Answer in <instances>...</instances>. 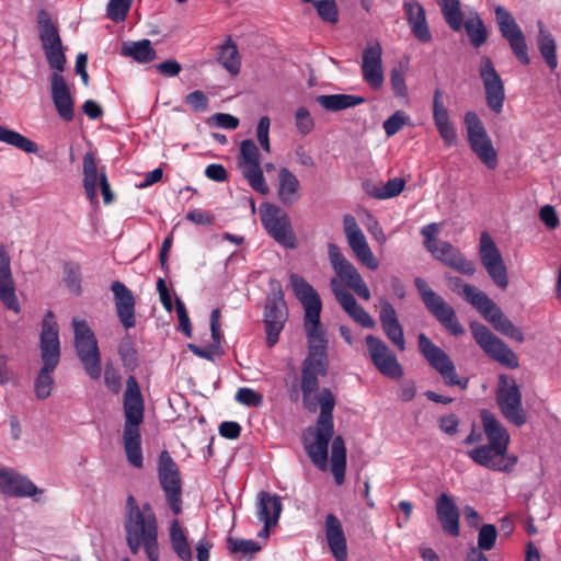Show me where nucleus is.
Here are the masks:
<instances>
[{
	"label": "nucleus",
	"mask_w": 561,
	"mask_h": 561,
	"mask_svg": "<svg viewBox=\"0 0 561 561\" xmlns=\"http://www.w3.org/2000/svg\"><path fill=\"white\" fill-rule=\"evenodd\" d=\"M124 529L130 552L136 554L140 548V507L136 496L129 494L124 510Z\"/></svg>",
	"instance_id": "obj_30"
},
{
	"label": "nucleus",
	"mask_w": 561,
	"mask_h": 561,
	"mask_svg": "<svg viewBox=\"0 0 561 561\" xmlns=\"http://www.w3.org/2000/svg\"><path fill=\"white\" fill-rule=\"evenodd\" d=\"M431 254L434 259L460 274L472 276L476 273V264L466 259L460 250L450 242L439 241L438 245L433 248Z\"/></svg>",
	"instance_id": "obj_26"
},
{
	"label": "nucleus",
	"mask_w": 561,
	"mask_h": 561,
	"mask_svg": "<svg viewBox=\"0 0 561 561\" xmlns=\"http://www.w3.org/2000/svg\"><path fill=\"white\" fill-rule=\"evenodd\" d=\"M343 229L347 243L356 259L369 270H377L378 261L354 216L345 215L343 217Z\"/></svg>",
	"instance_id": "obj_19"
},
{
	"label": "nucleus",
	"mask_w": 561,
	"mask_h": 561,
	"mask_svg": "<svg viewBox=\"0 0 561 561\" xmlns=\"http://www.w3.org/2000/svg\"><path fill=\"white\" fill-rule=\"evenodd\" d=\"M227 543L231 553H239L242 557H252L261 550V546L254 540L228 537Z\"/></svg>",
	"instance_id": "obj_51"
},
{
	"label": "nucleus",
	"mask_w": 561,
	"mask_h": 561,
	"mask_svg": "<svg viewBox=\"0 0 561 561\" xmlns=\"http://www.w3.org/2000/svg\"><path fill=\"white\" fill-rule=\"evenodd\" d=\"M539 36H538V48L542 58L551 69H556L558 66V58L556 55V42L552 35L547 32L541 22H538Z\"/></svg>",
	"instance_id": "obj_46"
},
{
	"label": "nucleus",
	"mask_w": 561,
	"mask_h": 561,
	"mask_svg": "<svg viewBox=\"0 0 561 561\" xmlns=\"http://www.w3.org/2000/svg\"><path fill=\"white\" fill-rule=\"evenodd\" d=\"M330 286L341 307L354 321L364 328H374L376 325L370 314L357 304L354 296L336 278L330 280Z\"/></svg>",
	"instance_id": "obj_27"
},
{
	"label": "nucleus",
	"mask_w": 561,
	"mask_h": 561,
	"mask_svg": "<svg viewBox=\"0 0 561 561\" xmlns=\"http://www.w3.org/2000/svg\"><path fill=\"white\" fill-rule=\"evenodd\" d=\"M403 11L412 35L421 43H430L433 37L424 7L416 0H404Z\"/></svg>",
	"instance_id": "obj_28"
},
{
	"label": "nucleus",
	"mask_w": 561,
	"mask_h": 561,
	"mask_svg": "<svg viewBox=\"0 0 561 561\" xmlns=\"http://www.w3.org/2000/svg\"><path fill=\"white\" fill-rule=\"evenodd\" d=\"M124 415V449L129 463L140 468V388L135 376H129L126 382Z\"/></svg>",
	"instance_id": "obj_4"
},
{
	"label": "nucleus",
	"mask_w": 561,
	"mask_h": 561,
	"mask_svg": "<svg viewBox=\"0 0 561 561\" xmlns=\"http://www.w3.org/2000/svg\"><path fill=\"white\" fill-rule=\"evenodd\" d=\"M83 175L84 190L92 204L98 203V187H100L105 204L113 202L114 195L107 182L106 174L103 171H98L94 157L91 153H87L83 158Z\"/></svg>",
	"instance_id": "obj_21"
},
{
	"label": "nucleus",
	"mask_w": 561,
	"mask_h": 561,
	"mask_svg": "<svg viewBox=\"0 0 561 561\" xmlns=\"http://www.w3.org/2000/svg\"><path fill=\"white\" fill-rule=\"evenodd\" d=\"M448 280L451 288L476 308L496 331L514 341L524 342L525 337L520 329L504 314L501 308L484 291L473 285L465 284L459 277H450Z\"/></svg>",
	"instance_id": "obj_2"
},
{
	"label": "nucleus",
	"mask_w": 561,
	"mask_h": 561,
	"mask_svg": "<svg viewBox=\"0 0 561 561\" xmlns=\"http://www.w3.org/2000/svg\"><path fill=\"white\" fill-rule=\"evenodd\" d=\"M283 510L280 497L276 494H271L265 491H261L257 494L256 511L257 517L265 524V531L267 533L272 526H275L278 522Z\"/></svg>",
	"instance_id": "obj_37"
},
{
	"label": "nucleus",
	"mask_w": 561,
	"mask_h": 561,
	"mask_svg": "<svg viewBox=\"0 0 561 561\" xmlns=\"http://www.w3.org/2000/svg\"><path fill=\"white\" fill-rule=\"evenodd\" d=\"M300 183L297 176L287 168H282L278 174L277 195L284 206L294 205L299 198Z\"/></svg>",
	"instance_id": "obj_38"
},
{
	"label": "nucleus",
	"mask_w": 561,
	"mask_h": 561,
	"mask_svg": "<svg viewBox=\"0 0 561 561\" xmlns=\"http://www.w3.org/2000/svg\"><path fill=\"white\" fill-rule=\"evenodd\" d=\"M39 351L43 367L35 379V394L39 400H44L51 393V374L60 360L59 331L53 311H47L42 321Z\"/></svg>",
	"instance_id": "obj_3"
},
{
	"label": "nucleus",
	"mask_w": 561,
	"mask_h": 561,
	"mask_svg": "<svg viewBox=\"0 0 561 561\" xmlns=\"http://www.w3.org/2000/svg\"><path fill=\"white\" fill-rule=\"evenodd\" d=\"M405 181L400 178H393L380 187L375 186L369 194L378 199H387L398 196L404 188Z\"/></svg>",
	"instance_id": "obj_50"
},
{
	"label": "nucleus",
	"mask_w": 561,
	"mask_h": 561,
	"mask_svg": "<svg viewBox=\"0 0 561 561\" xmlns=\"http://www.w3.org/2000/svg\"><path fill=\"white\" fill-rule=\"evenodd\" d=\"M409 122V116L403 111H397L383 122V129L388 137L396 135Z\"/></svg>",
	"instance_id": "obj_55"
},
{
	"label": "nucleus",
	"mask_w": 561,
	"mask_h": 561,
	"mask_svg": "<svg viewBox=\"0 0 561 561\" xmlns=\"http://www.w3.org/2000/svg\"><path fill=\"white\" fill-rule=\"evenodd\" d=\"M217 61L220 64L230 75L237 76L241 70V60L237 45L227 37L224 44L218 48Z\"/></svg>",
	"instance_id": "obj_42"
},
{
	"label": "nucleus",
	"mask_w": 561,
	"mask_h": 561,
	"mask_svg": "<svg viewBox=\"0 0 561 561\" xmlns=\"http://www.w3.org/2000/svg\"><path fill=\"white\" fill-rule=\"evenodd\" d=\"M465 125L471 150L488 169L494 170L497 167V152L481 119L474 112H467Z\"/></svg>",
	"instance_id": "obj_10"
},
{
	"label": "nucleus",
	"mask_w": 561,
	"mask_h": 561,
	"mask_svg": "<svg viewBox=\"0 0 561 561\" xmlns=\"http://www.w3.org/2000/svg\"><path fill=\"white\" fill-rule=\"evenodd\" d=\"M470 330L476 342L494 360L508 368H517L519 365L517 355L484 324L472 322Z\"/></svg>",
	"instance_id": "obj_13"
},
{
	"label": "nucleus",
	"mask_w": 561,
	"mask_h": 561,
	"mask_svg": "<svg viewBox=\"0 0 561 561\" xmlns=\"http://www.w3.org/2000/svg\"><path fill=\"white\" fill-rule=\"evenodd\" d=\"M496 404L503 417L520 427L527 423V412L523 405L522 391L516 380L508 375H501L495 391Z\"/></svg>",
	"instance_id": "obj_6"
},
{
	"label": "nucleus",
	"mask_w": 561,
	"mask_h": 561,
	"mask_svg": "<svg viewBox=\"0 0 561 561\" xmlns=\"http://www.w3.org/2000/svg\"><path fill=\"white\" fill-rule=\"evenodd\" d=\"M26 476L8 467H0V493L12 497H34L43 494Z\"/></svg>",
	"instance_id": "obj_23"
},
{
	"label": "nucleus",
	"mask_w": 561,
	"mask_h": 561,
	"mask_svg": "<svg viewBox=\"0 0 561 561\" xmlns=\"http://www.w3.org/2000/svg\"><path fill=\"white\" fill-rule=\"evenodd\" d=\"M419 350L430 366L439 373L447 386L467 388L468 379H459L455 364L448 354L435 345L424 333L417 336Z\"/></svg>",
	"instance_id": "obj_9"
},
{
	"label": "nucleus",
	"mask_w": 561,
	"mask_h": 561,
	"mask_svg": "<svg viewBox=\"0 0 561 561\" xmlns=\"http://www.w3.org/2000/svg\"><path fill=\"white\" fill-rule=\"evenodd\" d=\"M142 548L149 561L160 560L158 522L149 504H142Z\"/></svg>",
	"instance_id": "obj_31"
},
{
	"label": "nucleus",
	"mask_w": 561,
	"mask_h": 561,
	"mask_svg": "<svg viewBox=\"0 0 561 561\" xmlns=\"http://www.w3.org/2000/svg\"><path fill=\"white\" fill-rule=\"evenodd\" d=\"M238 165L243 178L254 191L262 195L268 194L270 188L261 168V154L252 139H245L241 142Z\"/></svg>",
	"instance_id": "obj_14"
},
{
	"label": "nucleus",
	"mask_w": 561,
	"mask_h": 561,
	"mask_svg": "<svg viewBox=\"0 0 561 561\" xmlns=\"http://www.w3.org/2000/svg\"><path fill=\"white\" fill-rule=\"evenodd\" d=\"M175 311H176L179 323H180V330L185 334V336L191 337L192 336L191 321H190L185 305L180 298L175 299Z\"/></svg>",
	"instance_id": "obj_62"
},
{
	"label": "nucleus",
	"mask_w": 561,
	"mask_h": 561,
	"mask_svg": "<svg viewBox=\"0 0 561 561\" xmlns=\"http://www.w3.org/2000/svg\"><path fill=\"white\" fill-rule=\"evenodd\" d=\"M479 257L492 282L500 289H506L508 286L506 265L494 240L486 231L480 236Z\"/></svg>",
	"instance_id": "obj_15"
},
{
	"label": "nucleus",
	"mask_w": 561,
	"mask_h": 561,
	"mask_svg": "<svg viewBox=\"0 0 561 561\" xmlns=\"http://www.w3.org/2000/svg\"><path fill=\"white\" fill-rule=\"evenodd\" d=\"M0 300L9 310L15 313L21 311L11 270V259L3 245H0Z\"/></svg>",
	"instance_id": "obj_25"
},
{
	"label": "nucleus",
	"mask_w": 561,
	"mask_h": 561,
	"mask_svg": "<svg viewBox=\"0 0 561 561\" xmlns=\"http://www.w3.org/2000/svg\"><path fill=\"white\" fill-rule=\"evenodd\" d=\"M390 82L393 93L397 98H405L408 95V88L402 70L397 68L392 69L390 75Z\"/></svg>",
	"instance_id": "obj_60"
},
{
	"label": "nucleus",
	"mask_w": 561,
	"mask_h": 561,
	"mask_svg": "<svg viewBox=\"0 0 561 561\" xmlns=\"http://www.w3.org/2000/svg\"><path fill=\"white\" fill-rule=\"evenodd\" d=\"M236 400L247 407L257 408L263 404V396L251 389V388H240L236 393Z\"/></svg>",
	"instance_id": "obj_56"
},
{
	"label": "nucleus",
	"mask_w": 561,
	"mask_h": 561,
	"mask_svg": "<svg viewBox=\"0 0 561 561\" xmlns=\"http://www.w3.org/2000/svg\"><path fill=\"white\" fill-rule=\"evenodd\" d=\"M44 51L49 67L57 71H64L66 65V56L64 53L62 44L54 48H47Z\"/></svg>",
	"instance_id": "obj_58"
},
{
	"label": "nucleus",
	"mask_w": 561,
	"mask_h": 561,
	"mask_svg": "<svg viewBox=\"0 0 561 561\" xmlns=\"http://www.w3.org/2000/svg\"><path fill=\"white\" fill-rule=\"evenodd\" d=\"M440 10L446 23L449 27L458 32L462 27V12L460 10V1L459 0H442L439 2Z\"/></svg>",
	"instance_id": "obj_47"
},
{
	"label": "nucleus",
	"mask_w": 561,
	"mask_h": 561,
	"mask_svg": "<svg viewBox=\"0 0 561 561\" xmlns=\"http://www.w3.org/2000/svg\"><path fill=\"white\" fill-rule=\"evenodd\" d=\"M272 294L267 297L264 323L266 332V344L274 346L279 339L287 320V305L280 285L276 280L271 282Z\"/></svg>",
	"instance_id": "obj_11"
},
{
	"label": "nucleus",
	"mask_w": 561,
	"mask_h": 561,
	"mask_svg": "<svg viewBox=\"0 0 561 561\" xmlns=\"http://www.w3.org/2000/svg\"><path fill=\"white\" fill-rule=\"evenodd\" d=\"M481 421L489 444L503 446L508 449L510 434L503 424L488 410L481 411Z\"/></svg>",
	"instance_id": "obj_39"
},
{
	"label": "nucleus",
	"mask_w": 561,
	"mask_h": 561,
	"mask_svg": "<svg viewBox=\"0 0 561 561\" xmlns=\"http://www.w3.org/2000/svg\"><path fill=\"white\" fill-rule=\"evenodd\" d=\"M169 531L170 543L174 553L182 561H192L193 554L188 543L187 535L178 518H174L170 523Z\"/></svg>",
	"instance_id": "obj_40"
},
{
	"label": "nucleus",
	"mask_w": 561,
	"mask_h": 561,
	"mask_svg": "<svg viewBox=\"0 0 561 561\" xmlns=\"http://www.w3.org/2000/svg\"><path fill=\"white\" fill-rule=\"evenodd\" d=\"M362 75L373 90H379L383 85L382 48L378 42L369 44L364 49Z\"/></svg>",
	"instance_id": "obj_24"
},
{
	"label": "nucleus",
	"mask_w": 561,
	"mask_h": 561,
	"mask_svg": "<svg viewBox=\"0 0 561 561\" xmlns=\"http://www.w3.org/2000/svg\"><path fill=\"white\" fill-rule=\"evenodd\" d=\"M185 102L195 112H204L208 106L207 96L199 90L188 93L185 98Z\"/></svg>",
	"instance_id": "obj_63"
},
{
	"label": "nucleus",
	"mask_w": 561,
	"mask_h": 561,
	"mask_svg": "<svg viewBox=\"0 0 561 561\" xmlns=\"http://www.w3.org/2000/svg\"><path fill=\"white\" fill-rule=\"evenodd\" d=\"M316 101L327 111L337 112L363 104L366 100L358 95L328 94L317 96Z\"/></svg>",
	"instance_id": "obj_43"
},
{
	"label": "nucleus",
	"mask_w": 561,
	"mask_h": 561,
	"mask_svg": "<svg viewBox=\"0 0 561 561\" xmlns=\"http://www.w3.org/2000/svg\"><path fill=\"white\" fill-rule=\"evenodd\" d=\"M118 354L125 368L135 370L138 367V351L128 335L122 339L118 346Z\"/></svg>",
	"instance_id": "obj_49"
},
{
	"label": "nucleus",
	"mask_w": 561,
	"mask_h": 561,
	"mask_svg": "<svg viewBox=\"0 0 561 561\" xmlns=\"http://www.w3.org/2000/svg\"><path fill=\"white\" fill-rule=\"evenodd\" d=\"M497 530L493 524H485L479 529L478 547L482 551L491 550L496 542Z\"/></svg>",
	"instance_id": "obj_52"
},
{
	"label": "nucleus",
	"mask_w": 561,
	"mask_h": 561,
	"mask_svg": "<svg viewBox=\"0 0 561 561\" xmlns=\"http://www.w3.org/2000/svg\"><path fill=\"white\" fill-rule=\"evenodd\" d=\"M311 2L322 20L330 23L337 22V8L334 0H313Z\"/></svg>",
	"instance_id": "obj_54"
},
{
	"label": "nucleus",
	"mask_w": 561,
	"mask_h": 561,
	"mask_svg": "<svg viewBox=\"0 0 561 561\" xmlns=\"http://www.w3.org/2000/svg\"><path fill=\"white\" fill-rule=\"evenodd\" d=\"M157 478L167 505L175 516L180 515L183 507V481L180 468L168 450H162L158 456Z\"/></svg>",
	"instance_id": "obj_5"
},
{
	"label": "nucleus",
	"mask_w": 561,
	"mask_h": 561,
	"mask_svg": "<svg viewBox=\"0 0 561 561\" xmlns=\"http://www.w3.org/2000/svg\"><path fill=\"white\" fill-rule=\"evenodd\" d=\"M480 77L483 81L488 106L494 113H501L505 100L504 84L489 57H482L480 61Z\"/></svg>",
	"instance_id": "obj_20"
},
{
	"label": "nucleus",
	"mask_w": 561,
	"mask_h": 561,
	"mask_svg": "<svg viewBox=\"0 0 561 561\" xmlns=\"http://www.w3.org/2000/svg\"><path fill=\"white\" fill-rule=\"evenodd\" d=\"M289 284L304 307V329L308 341V354L301 365V391L304 407L309 412L320 413L316 426L308 427L302 440L305 450L311 462L320 470L328 467V447L334 435L333 410L335 398L329 388H323L319 396V377L328 374V339L320 322L322 301L317 290L300 275L290 274Z\"/></svg>",
	"instance_id": "obj_1"
},
{
	"label": "nucleus",
	"mask_w": 561,
	"mask_h": 561,
	"mask_svg": "<svg viewBox=\"0 0 561 561\" xmlns=\"http://www.w3.org/2000/svg\"><path fill=\"white\" fill-rule=\"evenodd\" d=\"M379 320L387 337L400 350H405L403 328L400 324L394 307L383 297L379 298Z\"/></svg>",
	"instance_id": "obj_29"
},
{
	"label": "nucleus",
	"mask_w": 561,
	"mask_h": 561,
	"mask_svg": "<svg viewBox=\"0 0 561 561\" xmlns=\"http://www.w3.org/2000/svg\"><path fill=\"white\" fill-rule=\"evenodd\" d=\"M37 24L39 30V39L43 49L54 48L61 45V38L57 26L53 23L47 11L41 10L37 14Z\"/></svg>",
	"instance_id": "obj_41"
},
{
	"label": "nucleus",
	"mask_w": 561,
	"mask_h": 561,
	"mask_svg": "<svg viewBox=\"0 0 561 561\" xmlns=\"http://www.w3.org/2000/svg\"><path fill=\"white\" fill-rule=\"evenodd\" d=\"M111 289L114 294L118 318L128 329L135 325V300L130 290L121 282H113Z\"/></svg>",
	"instance_id": "obj_36"
},
{
	"label": "nucleus",
	"mask_w": 561,
	"mask_h": 561,
	"mask_svg": "<svg viewBox=\"0 0 561 561\" xmlns=\"http://www.w3.org/2000/svg\"><path fill=\"white\" fill-rule=\"evenodd\" d=\"M133 0H110L106 7L107 18L114 22L124 21Z\"/></svg>",
	"instance_id": "obj_53"
},
{
	"label": "nucleus",
	"mask_w": 561,
	"mask_h": 561,
	"mask_svg": "<svg viewBox=\"0 0 561 561\" xmlns=\"http://www.w3.org/2000/svg\"><path fill=\"white\" fill-rule=\"evenodd\" d=\"M328 256L336 276L359 298L370 299V291L357 268L344 256L339 245H328Z\"/></svg>",
	"instance_id": "obj_12"
},
{
	"label": "nucleus",
	"mask_w": 561,
	"mask_h": 561,
	"mask_svg": "<svg viewBox=\"0 0 561 561\" xmlns=\"http://www.w3.org/2000/svg\"><path fill=\"white\" fill-rule=\"evenodd\" d=\"M51 98L59 116L66 122L73 119V100L65 78L54 72L51 75Z\"/></svg>",
	"instance_id": "obj_34"
},
{
	"label": "nucleus",
	"mask_w": 561,
	"mask_h": 561,
	"mask_svg": "<svg viewBox=\"0 0 561 561\" xmlns=\"http://www.w3.org/2000/svg\"><path fill=\"white\" fill-rule=\"evenodd\" d=\"M539 218L549 230L557 229L560 225L557 211L551 205H545L540 208Z\"/></svg>",
	"instance_id": "obj_64"
},
{
	"label": "nucleus",
	"mask_w": 561,
	"mask_h": 561,
	"mask_svg": "<svg viewBox=\"0 0 561 561\" xmlns=\"http://www.w3.org/2000/svg\"><path fill=\"white\" fill-rule=\"evenodd\" d=\"M468 456L479 466L506 473L513 471L518 460L515 455L507 456V448L494 444L478 446L469 450Z\"/></svg>",
	"instance_id": "obj_17"
},
{
	"label": "nucleus",
	"mask_w": 561,
	"mask_h": 561,
	"mask_svg": "<svg viewBox=\"0 0 561 561\" xmlns=\"http://www.w3.org/2000/svg\"><path fill=\"white\" fill-rule=\"evenodd\" d=\"M296 127L299 134L306 136L314 128V121L306 107H299L295 114Z\"/></svg>",
	"instance_id": "obj_57"
},
{
	"label": "nucleus",
	"mask_w": 561,
	"mask_h": 561,
	"mask_svg": "<svg viewBox=\"0 0 561 561\" xmlns=\"http://www.w3.org/2000/svg\"><path fill=\"white\" fill-rule=\"evenodd\" d=\"M346 469V447L342 436H336L331 445V471L336 484L344 482Z\"/></svg>",
	"instance_id": "obj_44"
},
{
	"label": "nucleus",
	"mask_w": 561,
	"mask_h": 561,
	"mask_svg": "<svg viewBox=\"0 0 561 561\" xmlns=\"http://www.w3.org/2000/svg\"><path fill=\"white\" fill-rule=\"evenodd\" d=\"M414 285L420 293L423 304L430 313L453 335H461L463 327L457 319L455 309L436 291L431 289L427 283L416 277Z\"/></svg>",
	"instance_id": "obj_8"
},
{
	"label": "nucleus",
	"mask_w": 561,
	"mask_h": 561,
	"mask_svg": "<svg viewBox=\"0 0 561 561\" xmlns=\"http://www.w3.org/2000/svg\"><path fill=\"white\" fill-rule=\"evenodd\" d=\"M433 119L439 136L448 147L457 144V133L450 122L449 113L443 102L440 90H435L433 98Z\"/></svg>",
	"instance_id": "obj_33"
},
{
	"label": "nucleus",
	"mask_w": 561,
	"mask_h": 561,
	"mask_svg": "<svg viewBox=\"0 0 561 561\" xmlns=\"http://www.w3.org/2000/svg\"><path fill=\"white\" fill-rule=\"evenodd\" d=\"M366 344L374 365L382 375L392 379H398L402 376V367L396 355L381 339L368 335Z\"/></svg>",
	"instance_id": "obj_22"
},
{
	"label": "nucleus",
	"mask_w": 561,
	"mask_h": 561,
	"mask_svg": "<svg viewBox=\"0 0 561 561\" xmlns=\"http://www.w3.org/2000/svg\"><path fill=\"white\" fill-rule=\"evenodd\" d=\"M439 232L438 225L436 222L428 224L421 229V234L424 237V247L431 253L433 248H436L439 241L436 236Z\"/></svg>",
	"instance_id": "obj_61"
},
{
	"label": "nucleus",
	"mask_w": 561,
	"mask_h": 561,
	"mask_svg": "<svg viewBox=\"0 0 561 561\" xmlns=\"http://www.w3.org/2000/svg\"><path fill=\"white\" fill-rule=\"evenodd\" d=\"M325 538L328 546L334 559L336 561H346L347 559V546L346 538L343 531V527L339 518L329 514L325 517Z\"/></svg>",
	"instance_id": "obj_35"
},
{
	"label": "nucleus",
	"mask_w": 561,
	"mask_h": 561,
	"mask_svg": "<svg viewBox=\"0 0 561 561\" xmlns=\"http://www.w3.org/2000/svg\"><path fill=\"white\" fill-rule=\"evenodd\" d=\"M0 142L13 146L26 153H37L38 146L22 134L0 125Z\"/></svg>",
	"instance_id": "obj_45"
},
{
	"label": "nucleus",
	"mask_w": 561,
	"mask_h": 561,
	"mask_svg": "<svg viewBox=\"0 0 561 561\" xmlns=\"http://www.w3.org/2000/svg\"><path fill=\"white\" fill-rule=\"evenodd\" d=\"M462 26H465L474 47H480L486 41V28L478 15L468 19L465 23L462 22Z\"/></svg>",
	"instance_id": "obj_48"
},
{
	"label": "nucleus",
	"mask_w": 561,
	"mask_h": 561,
	"mask_svg": "<svg viewBox=\"0 0 561 561\" xmlns=\"http://www.w3.org/2000/svg\"><path fill=\"white\" fill-rule=\"evenodd\" d=\"M210 331L213 344L210 348L215 352H220L221 344V331H220V310L214 309L210 313Z\"/></svg>",
	"instance_id": "obj_59"
},
{
	"label": "nucleus",
	"mask_w": 561,
	"mask_h": 561,
	"mask_svg": "<svg viewBox=\"0 0 561 561\" xmlns=\"http://www.w3.org/2000/svg\"><path fill=\"white\" fill-rule=\"evenodd\" d=\"M435 510L443 530L453 537H458L460 513L454 500L447 493H442L436 500Z\"/></svg>",
	"instance_id": "obj_32"
},
{
	"label": "nucleus",
	"mask_w": 561,
	"mask_h": 561,
	"mask_svg": "<svg viewBox=\"0 0 561 561\" xmlns=\"http://www.w3.org/2000/svg\"><path fill=\"white\" fill-rule=\"evenodd\" d=\"M75 347L77 355L91 379H99L102 374L101 353L94 333L84 320L73 318Z\"/></svg>",
	"instance_id": "obj_7"
},
{
	"label": "nucleus",
	"mask_w": 561,
	"mask_h": 561,
	"mask_svg": "<svg viewBox=\"0 0 561 561\" xmlns=\"http://www.w3.org/2000/svg\"><path fill=\"white\" fill-rule=\"evenodd\" d=\"M261 221L267 232L283 247L295 249L296 236L289 219L278 206L265 203L261 207Z\"/></svg>",
	"instance_id": "obj_16"
},
{
	"label": "nucleus",
	"mask_w": 561,
	"mask_h": 561,
	"mask_svg": "<svg viewBox=\"0 0 561 561\" xmlns=\"http://www.w3.org/2000/svg\"><path fill=\"white\" fill-rule=\"evenodd\" d=\"M495 18L502 36L510 43L516 58L523 65H528L530 59L526 39L512 14L503 7H496Z\"/></svg>",
	"instance_id": "obj_18"
}]
</instances>
